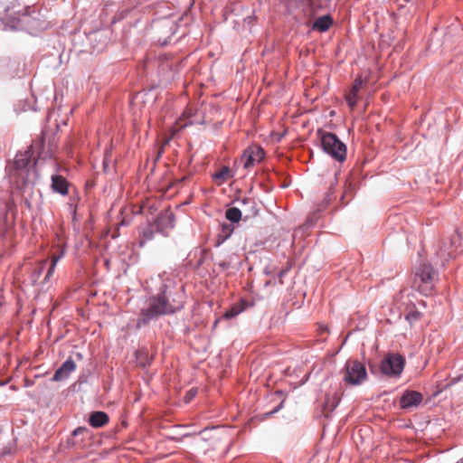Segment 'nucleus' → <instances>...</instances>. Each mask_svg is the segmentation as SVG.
Segmentation results:
<instances>
[{"label": "nucleus", "mask_w": 463, "mask_h": 463, "mask_svg": "<svg viewBox=\"0 0 463 463\" xmlns=\"http://www.w3.org/2000/svg\"><path fill=\"white\" fill-rule=\"evenodd\" d=\"M158 277L162 281L159 292L148 299L146 307L141 309L137 322L138 328L160 316L174 314L184 307L183 294L173 291L174 282L169 279H164L163 275Z\"/></svg>", "instance_id": "nucleus-1"}, {"label": "nucleus", "mask_w": 463, "mask_h": 463, "mask_svg": "<svg viewBox=\"0 0 463 463\" xmlns=\"http://www.w3.org/2000/svg\"><path fill=\"white\" fill-rule=\"evenodd\" d=\"M40 144H35L39 146ZM34 145L29 146L25 151L18 152L14 160L7 166L10 182L21 193L30 192L37 177L35 165L37 160L34 156Z\"/></svg>", "instance_id": "nucleus-2"}, {"label": "nucleus", "mask_w": 463, "mask_h": 463, "mask_svg": "<svg viewBox=\"0 0 463 463\" xmlns=\"http://www.w3.org/2000/svg\"><path fill=\"white\" fill-rule=\"evenodd\" d=\"M437 281L438 272L430 264L423 262L416 268L413 284L421 294L430 295Z\"/></svg>", "instance_id": "nucleus-3"}, {"label": "nucleus", "mask_w": 463, "mask_h": 463, "mask_svg": "<svg viewBox=\"0 0 463 463\" xmlns=\"http://www.w3.org/2000/svg\"><path fill=\"white\" fill-rule=\"evenodd\" d=\"M321 146L325 153L339 163L346 159V146L335 134L325 133L321 137Z\"/></svg>", "instance_id": "nucleus-4"}, {"label": "nucleus", "mask_w": 463, "mask_h": 463, "mask_svg": "<svg viewBox=\"0 0 463 463\" xmlns=\"http://www.w3.org/2000/svg\"><path fill=\"white\" fill-rule=\"evenodd\" d=\"M367 377L365 366L356 360H348L343 369V380L351 385L361 384Z\"/></svg>", "instance_id": "nucleus-5"}, {"label": "nucleus", "mask_w": 463, "mask_h": 463, "mask_svg": "<svg viewBox=\"0 0 463 463\" xmlns=\"http://www.w3.org/2000/svg\"><path fill=\"white\" fill-rule=\"evenodd\" d=\"M405 359L399 354H386L381 364V371L387 376H400L403 371Z\"/></svg>", "instance_id": "nucleus-6"}, {"label": "nucleus", "mask_w": 463, "mask_h": 463, "mask_svg": "<svg viewBox=\"0 0 463 463\" xmlns=\"http://www.w3.org/2000/svg\"><path fill=\"white\" fill-rule=\"evenodd\" d=\"M422 402L423 395L420 392L405 390L399 399V405L402 410L411 411L416 410Z\"/></svg>", "instance_id": "nucleus-7"}, {"label": "nucleus", "mask_w": 463, "mask_h": 463, "mask_svg": "<svg viewBox=\"0 0 463 463\" xmlns=\"http://www.w3.org/2000/svg\"><path fill=\"white\" fill-rule=\"evenodd\" d=\"M264 157V151L259 146L248 147L241 156V162L245 169L252 167L256 163L260 162Z\"/></svg>", "instance_id": "nucleus-8"}, {"label": "nucleus", "mask_w": 463, "mask_h": 463, "mask_svg": "<svg viewBox=\"0 0 463 463\" xmlns=\"http://www.w3.org/2000/svg\"><path fill=\"white\" fill-rule=\"evenodd\" d=\"M76 370V364L71 357H69L54 373L52 381L61 382L69 378L71 373Z\"/></svg>", "instance_id": "nucleus-9"}, {"label": "nucleus", "mask_w": 463, "mask_h": 463, "mask_svg": "<svg viewBox=\"0 0 463 463\" xmlns=\"http://www.w3.org/2000/svg\"><path fill=\"white\" fill-rule=\"evenodd\" d=\"M365 83L366 80H364L361 76H358L354 80L352 89L345 96L346 102L350 109H353L356 106L358 100V92Z\"/></svg>", "instance_id": "nucleus-10"}, {"label": "nucleus", "mask_w": 463, "mask_h": 463, "mask_svg": "<svg viewBox=\"0 0 463 463\" xmlns=\"http://www.w3.org/2000/svg\"><path fill=\"white\" fill-rule=\"evenodd\" d=\"M174 225L175 216L171 212H165L159 214L156 220V227L160 232H165V230L173 228Z\"/></svg>", "instance_id": "nucleus-11"}, {"label": "nucleus", "mask_w": 463, "mask_h": 463, "mask_svg": "<svg viewBox=\"0 0 463 463\" xmlns=\"http://www.w3.org/2000/svg\"><path fill=\"white\" fill-rule=\"evenodd\" d=\"M339 402L340 396L337 392L326 394L325 401L322 405L323 412L325 413L326 417H328L329 413H331L337 407Z\"/></svg>", "instance_id": "nucleus-12"}, {"label": "nucleus", "mask_w": 463, "mask_h": 463, "mask_svg": "<svg viewBox=\"0 0 463 463\" xmlns=\"http://www.w3.org/2000/svg\"><path fill=\"white\" fill-rule=\"evenodd\" d=\"M321 211V208L319 207L317 211H315L311 215H309L307 219V222L299 226L294 232V237L298 236L299 233L303 235L304 233L307 232L318 221L319 219V213Z\"/></svg>", "instance_id": "nucleus-13"}, {"label": "nucleus", "mask_w": 463, "mask_h": 463, "mask_svg": "<svg viewBox=\"0 0 463 463\" xmlns=\"http://www.w3.org/2000/svg\"><path fill=\"white\" fill-rule=\"evenodd\" d=\"M52 189L53 192H56L61 195H66L68 194V184L64 177L52 175Z\"/></svg>", "instance_id": "nucleus-14"}, {"label": "nucleus", "mask_w": 463, "mask_h": 463, "mask_svg": "<svg viewBox=\"0 0 463 463\" xmlns=\"http://www.w3.org/2000/svg\"><path fill=\"white\" fill-rule=\"evenodd\" d=\"M109 420V415L104 411H94L90 415L89 422L93 428H101Z\"/></svg>", "instance_id": "nucleus-15"}, {"label": "nucleus", "mask_w": 463, "mask_h": 463, "mask_svg": "<svg viewBox=\"0 0 463 463\" xmlns=\"http://www.w3.org/2000/svg\"><path fill=\"white\" fill-rule=\"evenodd\" d=\"M333 24L330 15H322L317 18L313 24V29L320 33L327 31Z\"/></svg>", "instance_id": "nucleus-16"}, {"label": "nucleus", "mask_w": 463, "mask_h": 463, "mask_svg": "<svg viewBox=\"0 0 463 463\" xmlns=\"http://www.w3.org/2000/svg\"><path fill=\"white\" fill-rule=\"evenodd\" d=\"M233 226L232 224H230V223H223L222 225V229H221V232L220 233L218 234L217 236V242H216V245L217 246H220L221 244H222L227 239H229L231 237V235L232 234L233 232Z\"/></svg>", "instance_id": "nucleus-17"}, {"label": "nucleus", "mask_w": 463, "mask_h": 463, "mask_svg": "<svg viewBox=\"0 0 463 463\" xmlns=\"http://www.w3.org/2000/svg\"><path fill=\"white\" fill-rule=\"evenodd\" d=\"M246 213V209H240L239 207H232L226 210L225 216L232 222H238L241 217L242 213Z\"/></svg>", "instance_id": "nucleus-18"}, {"label": "nucleus", "mask_w": 463, "mask_h": 463, "mask_svg": "<svg viewBox=\"0 0 463 463\" xmlns=\"http://www.w3.org/2000/svg\"><path fill=\"white\" fill-rule=\"evenodd\" d=\"M47 264V260H43L37 263L31 274V282L33 284L37 283Z\"/></svg>", "instance_id": "nucleus-19"}, {"label": "nucleus", "mask_w": 463, "mask_h": 463, "mask_svg": "<svg viewBox=\"0 0 463 463\" xmlns=\"http://www.w3.org/2000/svg\"><path fill=\"white\" fill-rule=\"evenodd\" d=\"M237 203H239V205L242 206V207H245L246 205L250 204V210L246 212V215H245V218H249L250 216H253L257 213V211L255 209V202L250 198H243V199H239L237 200Z\"/></svg>", "instance_id": "nucleus-20"}, {"label": "nucleus", "mask_w": 463, "mask_h": 463, "mask_svg": "<svg viewBox=\"0 0 463 463\" xmlns=\"http://www.w3.org/2000/svg\"><path fill=\"white\" fill-rule=\"evenodd\" d=\"M63 257V252L61 251L59 255L52 256L51 260V265L47 270V273L44 277V281H48V279L52 277L55 270V267L58 261Z\"/></svg>", "instance_id": "nucleus-21"}, {"label": "nucleus", "mask_w": 463, "mask_h": 463, "mask_svg": "<svg viewBox=\"0 0 463 463\" xmlns=\"http://www.w3.org/2000/svg\"><path fill=\"white\" fill-rule=\"evenodd\" d=\"M29 23V16L25 14H22L15 21H12L10 27L14 30H20L24 28V25Z\"/></svg>", "instance_id": "nucleus-22"}, {"label": "nucleus", "mask_w": 463, "mask_h": 463, "mask_svg": "<svg viewBox=\"0 0 463 463\" xmlns=\"http://www.w3.org/2000/svg\"><path fill=\"white\" fill-rule=\"evenodd\" d=\"M230 169L227 166H223L217 173L213 175V180L219 181V184H222L228 179Z\"/></svg>", "instance_id": "nucleus-23"}, {"label": "nucleus", "mask_w": 463, "mask_h": 463, "mask_svg": "<svg viewBox=\"0 0 463 463\" xmlns=\"http://www.w3.org/2000/svg\"><path fill=\"white\" fill-rule=\"evenodd\" d=\"M243 311V308L239 306H233L229 310H227L223 317L227 319L233 318L238 316L240 313Z\"/></svg>", "instance_id": "nucleus-24"}, {"label": "nucleus", "mask_w": 463, "mask_h": 463, "mask_svg": "<svg viewBox=\"0 0 463 463\" xmlns=\"http://www.w3.org/2000/svg\"><path fill=\"white\" fill-rule=\"evenodd\" d=\"M407 320L410 322L416 321L420 318V312L411 311L406 316Z\"/></svg>", "instance_id": "nucleus-25"}, {"label": "nucleus", "mask_w": 463, "mask_h": 463, "mask_svg": "<svg viewBox=\"0 0 463 463\" xmlns=\"http://www.w3.org/2000/svg\"><path fill=\"white\" fill-rule=\"evenodd\" d=\"M88 430L85 427H78L72 431L73 436H80L85 432H87Z\"/></svg>", "instance_id": "nucleus-26"}, {"label": "nucleus", "mask_w": 463, "mask_h": 463, "mask_svg": "<svg viewBox=\"0 0 463 463\" xmlns=\"http://www.w3.org/2000/svg\"><path fill=\"white\" fill-rule=\"evenodd\" d=\"M143 235L146 238V240H152L153 239V231L150 228H147L144 230Z\"/></svg>", "instance_id": "nucleus-27"}, {"label": "nucleus", "mask_w": 463, "mask_h": 463, "mask_svg": "<svg viewBox=\"0 0 463 463\" xmlns=\"http://www.w3.org/2000/svg\"><path fill=\"white\" fill-rule=\"evenodd\" d=\"M283 406V402H281L278 406H276L272 411L269 412L265 413L266 417H269L273 415L274 413H277Z\"/></svg>", "instance_id": "nucleus-28"}, {"label": "nucleus", "mask_w": 463, "mask_h": 463, "mask_svg": "<svg viewBox=\"0 0 463 463\" xmlns=\"http://www.w3.org/2000/svg\"><path fill=\"white\" fill-rule=\"evenodd\" d=\"M195 393H196V392H195V391H194V390H190V391L186 393V395H185V397H184L185 402H190V401H191V400L195 396Z\"/></svg>", "instance_id": "nucleus-29"}, {"label": "nucleus", "mask_w": 463, "mask_h": 463, "mask_svg": "<svg viewBox=\"0 0 463 463\" xmlns=\"http://www.w3.org/2000/svg\"><path fill=\"white\" fill-rule=\"evenodd\" d=\"M108 167H109V160H108V158H107V157H105V158H104V160H103V168H104V171H107Z\"/></svg>", "instance_id": "nucleus-30"}, {"label": "nucleus", "mask_w": 463, "mask_h": 463, "mask_svg": "<svg viewBox=\"0 0 463 463\" xmlns=\"http://www.w3.org/2000/svg\"><path fill=\"white\" fill-rule=\"evenodd\" d=\"M287 271H288L287 269H282L281 271H279V277L282 278L287 273Z\"/></svg>", "instance_id": "nucleus-31"}, {"label": "nucleus", "mask_w": 463, "mask_h": 463, "mask_svg": "<svg viewBox=\"0 0 463 463\" xmlns=\"http://www.w3.org/2000/svg\"><path fill=\"white\" fill-rule=\"evenodd\" d=\"M320 329H321L322 332H327V326H320Z\"/></svg>", "instance_id": "nucleus-32"}]
</instances>
